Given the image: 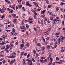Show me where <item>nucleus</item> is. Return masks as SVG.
<instances>
[{"mask_svg": "<svg viewBox=\"0 0 65 65\" xmlns=\"http://www.w3.org/2000/svg\"><path fill=\"white\" fill-rule=\"evenodd\" d=\"M2 9V10L0 8V11H1V13H3V12H4L5 11V10H6V9L5 7H3Z\"/></svg>", "mask_w": 65, "mask_h": 65, "instance_id": "1", "label": "nucleus"}, {"mask_svg": "<svg viewBox=\"0 0 65 65\" xmlns=\"http://www.w3.org/2000/svg\"><path fill=\"white\" fill-rule=\"evenodd\" d=\"M10 46H8L6 48H5V51L6 52H7V53H9V51H8V49H9V48Z\"/></svg>", "mask_w": 65, "mask_h": 65, "instance_id": "2", "label": "nucleus"}, {"mask_svg": "<svg viewBox=\"0 0 65 65\" xmlns=\"http://www.w3.org/2000/svg\"><path fill=\"white\" fill-rule=\"evenodd\" d=\"M26 61H28V62H27V63L28 64H29L30 62H32V60H31V59H28L26 60Z\"/></svg>", "mask_w": 65, "mask_h": 65, "instance_id": "3", "label": "nucleus"}, {"mask_svg": "<svg viewBox=\"0 0 65 65\" xmlns=\"http://www.w3.org/2000/svg\"><path fill=\"white\" fill-rule=\"evenodd\" d=\"M26 4L28 6H29V7H31V6H32V5L30 4L28 2L26 3Z\"/></svg>", "mask_w": 65, "mask_h": 65, "instance_id": "4", "label": "nucleus"}, {"mask_svg": "<svg viewBox=\"0 0 65 65\" xmlns=\"http://www.w3.org/2000/svg\"><path fill=\"white\" fill-rule=\"evenodd\" d=\"M60 34V32H58L57 33L55 34V35L56 36V37H59V36L58 35H59Z\"/></svg>", "mask_w": 65, "mask_h": 65, "instance_id": "5", "label": "nucleus"}, {"mask_svg": "<svg viewBox=\"0 0 65 65\" xmlns=\"http://www.w3.org/2000/svg\"><path fill=\"white\" fill-rule=\"evenodd\" d=\"M31 21L32 19H31L29 18V20H28V21L26 20H23V21H24V22H25H25H30V21H31Z\"/></svg>", "mask_w": 65, "mask_h": 65, "instance_id": "6", "label": "nucleus"}, {"mask_svg": "<svg viewBox=\"0 0 65 65\" xmlns=\"http://www.w3.org/2000/svg\"><path fill=\"white\" fill-rule=\"evenodd\" d=\"M13 6L12 5H10L9 6V8H13V9L14 10H15V8H14V7H13Z\"/></svg>", "mask_w": 65, "mask_h": 65, "instance_id": "7", "label": "nucleus"}, {"mask_svg": "<svg viewBox=\"0 0 65 65\" xmlns=\"http://www.w3.org/2000/svg\"><path fill=\"white\" fill-rule=\"evenodd\" d=\"M60 39H60V38H59L58 39V40L57 43L58 44H60Z\"/></svg>", "mask_w": 65, "mask_h": 65, "instance_id": "8", "label": "nucleus"}, {"mask_svg": "<svg viewBox=\"0 0 65 65\" xmlns=\"http://www.w3.org/2000/svg\"><path fill=\"white\" fill-rule=\"evenodd\" d=\"M13 17H14L15 18H17V17L16 16V14H13L12 15Z\"/></svg>", "mask_w": 65, "mask_h": 65, "instance_id": "9", "label": "nucleus"}, {"mask_svg": "<svg viewBox=\"0 0 65 65\" xmlns=\"http://www.w3.org/2000/svg\"><path fill=\"white\" fill-rule=\"evenodd\" d=\"M54 23L56 24V23H57V20L56 19H55L54 20Z\"/></svg>", "mask_w": 65, "mask_h": 65, "instance_id": "10", "label": "nucleus"}, {"mask_svg": "<svg viewBox=\"0 0 65 65\" xmlns=\"http://www.w3.org/2000/svg\"><path fill=\"white\" fill-rule=\"evenodd\" d=\"M35 6L36 7H38V8H39V7L38 6V4H37V3H36Z\"/></svg>", "mask_w": 65, "mask_h": 65, "instance_id": "11", "label": "nucleus"}, {"mask_svg": "<svg viewBox=\"0 0 65 65\" xmlns=\"http://www.w3.org/2000/svg\"><path fill=\"white\" fill-rule=\"evenodd\" d=\"M20 28L22 29H24L25 28V26H20Z\"/></svg>", "mask_w": 65, "mask_h": 65, "instance_id": "12", "label": "nucleus"}, {"mask_svg": "<svg viewBox=\"0 0 65 65\" xmlns=\"http://www.w3.org/2000/svg\"><path fill=\"white\" fill-rule=\"evenodd\" d=\"M26 47H27V46H26V45L25 46L24 48L22 49V51H25V49H26Z\"/></svg>", "mask_w": 65, "mask_h": 65, "instance_id": "13", "label": "nucleus"}, {"mask_svg": "<svg viewBox=\"0 0 65 65\" xmlns=\"http://www.w3.org/2000/svg\"><path fill=\"white\" fill-rule=\"evenodd\" d=\"M61 38L60 39L61 40V42H63V40H64V39L62 37H61Z\"/></svg>", "mask_w": 65, "mask_h": 65, "instance_id": "14", "label": "nucleus"}, {"mask_svg": "<svg viewBox=\"0 0 65 65\" xmlns=\"http://www.w3.org/2000/svg\"><path fill=\"white\" fill-rule=\"evenodd\" d=\"M60 8L59 7H57L56 8V11H57Z\"/></svg>", "mask_w": 65, "mask_h": 65, "instance_id": "15", "label": "nucleus"}, {"mask_svg": "<svg viewBox=\"0 0 65 65\" xmlns=\"http://www.w3.org/2000/svg\"><path fill=\"white\" fill-rule=\"evenodd\" d=\"M5 44V43L4 42H3L0 43V45H3Z\"/></svg>", "mask_w": 65, "mask_h": 65, "instance_id": "16", "label": "nucleus"}, {"mask_svg": "<svg viewBox=\"0 0 65 65\" xmlns=\"http://www.w3.org/2000/svg\"><path fill=\"white\" fill-rule=\"evenodd\" d=\"M45 11V10H44L43 11H42L41 12V13L42 14V13L43 14L44 13V12Z\"/></svg>", "mask_w": 65, "mask_h": 65, "instance_id": "17", "label": "nucleus"}, {"mask_svg": "<svg viewBox=\"0 0 65 65\" xmlns=\"http://www.w3.org/2000/svg\"><path fill=\"white\" fill-rule=\"evenodd\" d=\"M5 1L6 2H7L8 3H10V2L8 0H5Z\"/></svg>", "mask_w": 65, "mask_h": 65, "instance_id": "18", "label": "nucleus"}, {"mask_svg": "<svg viewBox=\"0 0 65 65\" xmlns=\"http://www.w3.org/2000/svg\"><path fill=\"white\" fill-rule=\"evenodd\" d=\"M20 46L21 47H24V44H21Z\"/></svg>", "mask_w": 65, "mask_h": 65, "instance_id": "19", "label": "nucleus"}, {"mask_svg": "<svg viewBox=\"0 0 65 65\" xmlns=\"http://www.w3.org/2000/svg\"><path fill=\"white\" fill-rule=\"evenodd\" d=\"M36 57H37H37H38V56H39V55L38 54H37V53H36Z\"/></svg>", "mask_w": 65, "mask_h": 65, "instance_id": "20", "label": "nucleus"}, {"mask_svg": "<svg viewBox=\"0 0 65 65\" xmlns=\"http://www.w3.org/2000/svg\"><path fill=\"white\" fill-rule=\"evenodd\" d=\"M49 14L51 15H52L53 14V13L52 12H49Z\"/></svg>", "mask_w": 65, "mask_h": 65, "instance_id": "21", "label": "nucleus"}, {"mask_svg": "<svg viewBox=\"0 0 65 65\" xmlns=\"http://www.w3.org/2000/svg\"><path fill=\"white\" fill-rule=\"evenodd\" d=\"M22 5H18V7L20 8H22Z\"/></svg>", "mask_w": 65, "mask_h": 65, "instance_id": "22", "label": "nucleus"}, {"mask_svg": "<svg viewBox=\"0 0 65 65\" xmlns=\"http://www.w3.org/2000/svg\"><path fill=\"white\" fill-rule=\"evenodd\" d=\"M55 17H56V15L55 14H54L52 15V17L53 18H54Z\"/></svg>", "mask_w": 65, "mask_h": 65, "instance_id": "23", "label": "nucleus"}, {"mask_svg": "<svg viewBox=\"0 0 65 65\" xmlns=\"http://www.w3.org/2000/svg\"><path fill=\"white\" fill-rule=\"evenodd\" d=\"M37 46H40V44L39 43H38L37 44Z\"/></svg>", "mask_w": 65, "mask_h": 65, "instance_id": "24", "label": "nucleus"}, {"mask_svg": "<svg viewBox=\"0 0 65 65\" xmlns=\"http://www.w3.org/2000/svg\"><path fill=\"white\" fill-rule=\"evenodd\" d=\"M26 28H29V26L27 24L26 25Z\"/></svg>", "mask_w": 65, "mask_h": 65, "instance_id": "25", "label": "nucleus"}, {"mask_svg": "<svg viewBox=\"0 0 65 65\" xmlns=\"http://www.w3.org/2000/svg\"><path fill=\"white\" fill-rule=\"evenodd\" d=\"M34 14V17H36V15H37V13H35Z\"/></svg>", "mask_w": 65, "mask_h": 65, "instance_id": "26", "label": "nucleus"}, {"mask_svg": "<svg viewBox=\"0 0 65 65\" xmlns=\"http://www.w3.org/2000/svg\"><path fill=\"white\" fill-rule=\"evenodd\" d=\"M56 60H57V61H59V60H60V59L59 58H58V57H57L56 58Z\"/></svg>", "mask_w": 65, "mask_h": 65, "instance_id": "27", "label": "nucleus"}, {"mask_svg": "<svg viewBox=\"0 0 65 65\" xmlns=\"http://www.w3.org/2000/svg\"><path fill=\"white\" fill-rule=\"evenodd\" d=\"M37 41H38V40H35V43H37L38 42Z\"/></svg>", "mask_w": 65, "mask_h": 65, "instance_id": "28", "label": "nucleus"}, {"mask_svg": "<svg viewBox=\"0 0 65 65\" xmlns=\"http://www.w3.org/2000/svg\"><path fill=\"white\" fill-rule=\"evenodd\" d=\"M3 38H4V39H5V37H6V36H4V35H3Z\"/></svg>", "mask_w": 65, "mask_h": 65, "instance_id": "29", "label": "nucleus"}, {"mask_svg": "<svg viewBox=\"0 0 65 65\" xmlns=\"http://www.w3.org/2000/svg\"><path fill=\"white\" fill-rule=\"evenodd\" d=\"M13 10H12L11 11H10L9 12L10 13H12V12H13Z\"/></svg>", "mask_w": 65, "mask_h": 65, "instance_id": "30", "label": "nucleus"}, {"mask_svg": "<svg viewBox=\"0 0 65 65\" xmlns=\"http://www.w3.org/2000/svg\"><path fill=\"white\" fill-rule=\"evenodd\" d=\"M52 61H51L49 63L48 65H51V64H52Z\"/></svg>", "mask_w": 65, "mask_h": 65, "instance_id": "31", "label": "nucleus"}, {"mask_svg": "<svg viewBox=\"0 0 65 65\" xmlns=\"http://www.w3.org/2000/svg\"><path fill=\"white\" fill-rule=\"evenodd\" d=\"M32 61H33V62H35V60H34V58H32Z\"/></svg>", "mask_w": 65, "mask_h": 65, "instance_id": "32", "label": "nucleus"}, {"mask_svg": "<svg viewBox=\"0 0 65 65\" xmlns=\"http://www.w3.org/2000/svg\"><path fill=\"white\" fill-rule=\"evenodd\" d=\"M64 50L63 49L62 50H61V52L62 53H63L64 52Z\"/></svg>", "mask_w": 65, "mask_h": 65, "instance_id": "33", "label": "nucleus"}, {"mask_svg": "<svg viewBox=\"0 0 65 65\" xmlns=\"http://www.w3.org/2000/svg\"><path fill=\"white\" fill-rule=\"evenodd\" d=\"M5 18V16L4 15H3L2 17H1V18H2V19H3V18Z\"/></svg>", "mask_w": 65, "mask_h": 65, "instance_id": "34", "label": "nucleus"}, {"mask_svg": "<svg viewBox=\"0 0 65 65\" xmlns=\"http://www.w3.org/2000/svg\"><path fill=\"white\" fill-rule=\"evenodd\" d=\"M50 45H48V46L47 47V48H48V49H50Z\"/></svg>", "mask_w": 65, "mask_h": 65, "instance_id": "35", "label": "nucleus"}, {"mask_svg": "<svg viewBox=\"0 0 65 65\" xmlns=\"http://www.w3.org/2000/svg\"><path fill=\"white\" fill-rule=\"evenodd\" d=\"M6 62V61H5V60H3V64H4Z\"/></svg>", "mask_w": 65, "mask_h": 65, "instance_id": "36", "label": "nucleus"}, {"mask_svg": "<svg viewBox=\"0 0 65 65\" xmlns=\"http://www.w3.org/2000/svg\"><path fill=\"white\" fill-rule=\"evenodd\" d=\"M50 39V37L47 38H46V39L47 41L48 40V39Z\"/></svg>", "mask_w": 65, "mask_h": 65, "instance_id": "37", "label": "nucleus"}, {"mask_svg": "<svg viewBox=\"0 0 65 65\" xmlns=\"http://www.w3.org/2000/svg\"><path fill=\"white\" fill-rule=\"evenodd\" d=\"M17 34H18L17 32H14V35H17Z\"/></svg>", "mask_w": 65, "mask_h": 65, "instance_id": "38", "label": "nucleus"}, {"mask_svg": "<svg viewBox=\"0 0 65 65\" xmlns=\"http://www.w3.org/2000/svg\"><path fill=\"white\" fill-rule=\"evenodd\" d=\"M50 59L51 62H52V61H53V59L51 57H50Z\"/></svg>", "mask_w": 65, "mask_h": 65, "instance_id": "39", "label": "nucleus"}, {"mask_svg": "<svg viewBox=\"0 0 65 65\" xmlns=\"http://www.w3.org/2000/svg\"><path fill=\"white\" fill-rule=\"evenodd\" d=\"M30 56V54H28V55L27 56V58H29V57Z\"/></svg>", "mask_w": 65, "mask_h": 65, "instance_id": "40", "label": "nucleus"}, {"mask_svg": "<svg viewBox=\"0 0 65 65\" xmlns=\"http://www.w3.org/2000/svg\"><path fill=\"white\" fill-rule=\"evenodd\" d=\"M41 58L42 59H45V57H42Z\"/></svg>", "mask_w": 65, "mask_h": 65, "instance_id": "41", "label": "nucleus"}, {"mask_svg": "<svg viewBox=\"0 0 65 65\" xmlns=\"http://www.w3.org/2000/svg\"><path fill=\"white\" fill-rule=\"evenodd\" d=\"M7 9L8 11H10V9L9 8H7Z\"/></svg>", "mask_w": 65, "mask_h": 65, "instance_id": "42", "label": "nucleus"}, {"mask_svg": "<svg viewBox=\"0 0 65 65\" xmlns=\"http://www.w3.org/2000/svg\"><path fill=\"white\" fill-rule=\"evenodd\" d=\"M19 44V42H17L15 43L16 45H18Z\"/></svg>", "mask_w": 65, "mask_h": 65, "instance_id": "43", "label": "nucleus"}, {"mask_svg": "<svg viewBox=\"0 0 65 65\" xmlns=\"http://www.w3.org/2000/svg\"><path fill=\"white\" fill-rule=\"evenodd\" d=\"M0 56L1 57H4V56L3 55H2V54H0Z\"/></svg>", "mask_w": 65, "mask_h": 65, "instance_id": "44", "label": "nucleus"}, {"mask_svg": "<svg viewBox=\"0 0 65 65\" xmlns=\"http://www.w3.org/2000/svg\"><path fill=\"white\" fill-rule=\"evenodd\" d=\"M12 47H13V46H11V47L10 48V50H11L12 49Z\"/></svg>", "mask_w": 65, "mask_h": 65, "instance_id": "45", "label": "nucleus"}, {"mask_svg": "<svg viewBox=\"0 0 65 65\" xmlns=\"http://www.w3.org/2000/svg\"><path fill=\"white\" fill-rule=\"evenodd\" d=\"M5 47H6L5 46V47H3L1 49H4V48H5Z\"/></svg>", "mask_w": 65, "mask_h": 65, "instance_id": "46", "label": "nucleus"}, {"mask_svg": "<svg viewBox=\"0 0 65 65\" xmlns=\"http://www.w3.org/2000/svg\"><path fill=\"white\" fill-rule=\"evenodd\" d=\"M33 52H34V54H35V53H36V51L35 50H34L33 51Z\"/></svg>", "mask_w": 65, "mask_h": 65, "instance_id": "47", "label": "nucleus"}, {"mask_svg": "<svg viewBox=\"0 0 65 65\" xmlns=\"http://www.w3.org/2000/svg\"><path fill=\"white\" fill-rule=\"evenodd\" d=\"M23 63L25 62V59H23Z\"/></svg>", "mask_w": 65, "mask_h": 65, "instance_id": "48", "label": "nucleus"}, {"mask_svg": "<svg viewBox=\"0 0 65 65\" xmlns=\"http://www.w3.org/2000/svg\"><path fill=\"white\" fill-rule=\"evenodd\" d=\"M63 4H64V3H63V2H62L60 3V5H62Z\"/></svg>", "mask_w": 65, "mask_h": 65, "instance_id": "49", "label": "nucleus"}, {"mask_svg": "<svg viewBox=\"0 0 65 65\" xmlns=\"http://www.w3.org/2000/svg\"><path fill=\"white\" fill-rule=\"evenodd\" d=\"M13 46V45L12 43H11L10 44V46Z\"/></svg>", "mask_w": 65, "mask_h": 65, "instance_id": "50", "label": "nucleus"}, {"mask_svg": "<svg viewBox=\"0 0 65 65\" xmlns=\"http://www.w3.org/2000/svg\"><path fill=\"white\" fill-rule=\"evenodd\" d=\"M13 33H14L12 31L11 33V35H13Z\"/></svg>", "mask_w": 65, "mask_h": 65, "instance_id": "51", "label": "nucleus"}, {"mask_svg": "<svg viewBox=\"0 0 65 65\" xmlns=\"http://www.w3.org/2000/svg\"><path fill=\"white\" fill-rule=\"evenodd\" d=\"M47 31H46V32H45V33H44V35H46V34H47Z\"/></svg>", "mask_w": 65, "mask_h": 65, "instance_id": "52", "label": "nucleus"}, {"mask_svg": "<svg viewBox=\"0 0 65 65\" xmlns=\"http://www.w3.org/2000/svg\"><path fill=\"white\" fill-rule=\"evenodd\" d=\"M60 10H61L62 11V12H63V11H64L63 10V9L62 8H61L60 9Z\"/></svg>", "mask_w": 65, "mask_h": 65, "instance_id": "53", "label": "nucleus"}, {"mask_svg": "<svg viewBox=\"0 0 65 65\" xmlns=\"http://www.w3.org/2000/svg\"><path fill=\"white\" fill-rule=\"evenodd\" d=\"M32 62H30L29 63L30 65H32Z\"/></svg>", "mask_w": 65, "mask_h": 65, "instance_id": "54", "label": "nucleus"}, {"mask_svg": "<svg viewBox=\"0 0 65 65\" xmlns=\"http://www.w3.org/2000/svg\"><path fill=\"white\" fill-rule=\"evenodd\" d=\"M50 20H54V19H53V18H52L51 17L50 18Z\"/></svg>", "mask_w": 65, "mask_h": 65, "instance_id": "55", "label": "nucleus"}, {"mask_svg": "<svg viewBox=\"0 0 65 65\" xmlns=\"http://www.w3.org/2000/svg\"><path fill=\"white\" fill-rule=\"evenodd\" d=\"M62 24L63 25H64V21L62 22Z\"/></svg>", "mask_w": 65, "mask_h": 65, "instance_id": "56", "label": "nucleus"}, {"mask_svg": "<svg viewBox=\"0 0 65 65\" xmlns=\"http://www.w3.org/2000/svg\"><path fill=\"white\" fill-rule=\"evenodd\" d=\"M51 5H48V8H51Z\"/></svg>", "mask_w": 65, "mask_h": 65, "instance_id": "57", "label": "nucleus"}, {"mask_svg": "<svg viewBox=\"0 0 65 65\" xmlns=\"http://www.w3.org/2000/svg\"><path fill=\"white\" fill-rule=\"evenodd\" d=\"M12 55L10 56V57H9V58H12Z\"/></svg>", "mask_w": 65, "mask_h": 65, "instance_id": "58", "label": "nucleus"}, {"mask_svg": "<svg viewBox=\"0 0 65 65\" xmlns=\"http://www.w3.org/2000/svg\"><path fill=\"white\" fill-rule=\"evenodd\" d=\"M41 17H42V18H44V15H42Z\"/></svg>", "mask_w": 65, "mask_h": 65, "instance_id": "59", "label": "nucleus"}, {"mask_svg": "<svg viewBox=\"0 0 65 65\" xmlns=\"http://www.w3.org/2000/svg\"><path fill=\"white\" fill-rule=\"evenodd\" d=\"M57 47V45H55L54 46V48H56V47Z\"/></svg>", "mask_w": 65, "mask_h": 65, "instance_id": "60", "label": "nucleus"}, {"mask_svg": "<svg viewBox=\"0 0 65 65\" xmlns=\"http://www.w3.org/2000/svg\"><path fill=\"white\" fill-rule=\"evenodd\" d=\"M27 55V53H25L24 54V56H26Z\"/></svg>", "mask_w": 65, "mask_h": 65, "instance_id": "61", "label": "nucleus"}, {"mask_svg": "<svg viewBox=\"0 0 65 65\" xmlns=\"http://www.w3.org/2000/svg\"><path fill=\"white\" fill-rule=\"evenodd\" d=\"M60 62L62 63H63V61H62V60H60Z\"/></svg>", "mask_w": 65, "mask_h": 65, "instance_id": "62", "label": "nucleus"}, {"mask_svg": "<svg viewBox=\"0 0 65 65\" xmlns=\"http://www.w3.org/2000/svg\"><path fill=\"white\" fill-rule=\"evenodd\" d=\"M21 24L22 25H24V22H22L21 23Z\"/></svg>", "mask_w": 65, "mask_h": 65, "instance_id": "63", "label": "nucleus"}, {"mask_svg": "<svg viewBox=\"0 0 65 65\" xmlns=\"http://www.w3.org/2000/svg\"><path fill=\"white\" fill-rule=\"evenodd\" d=\"M13 32H15V29L14 28H13Z\"/></svg>", "mask_w": 65, "mask_h": 65, "instance_id": "64", "label": "nucleus"}]
</instances>
